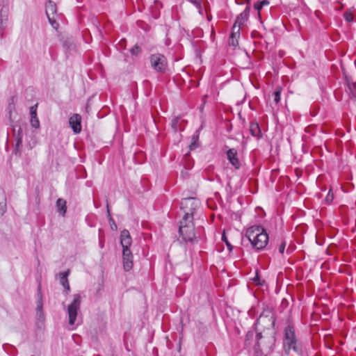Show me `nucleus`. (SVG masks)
Segmentation results:
<instances>
[{"label":"nucleus","instance_id":"6","mask_svg":"<svg viewBox=\"0 0 356 356\" xmlns=\"http://www.w3.org/2000/svg\"><path fill=\"white\" fill-rule=\"evenodd\" d=\"M46 14L48 17L49 22L52 26V27L55 29H57L58 27V23L56 22V4L49 1L46 4Z\"/></svg>","mask_w":356,"mask_h":356},{"label":"nucleus","instance_id":"18","mask_svg":"<svg viewBox=\"0 0 356 356\" xmlns=\"http://www.w3.org/2000/svg\"><path fill=\"white\" fill-rule=\"evenodd\" d=\"M281 92H282V89L280 87H277L274 93H273V96H274V102L276 103V104H278L281 99Z\"/></svg>","mask_w":356,"mask_h":356},{"label":"nucleus","instance_id":"23","mask_svg":"<svg viewBox=\"0 0 356 356\" xmlns=\"http://www.w3.org/2000/svg\"><path fill=\"white\" fill-rule=\"evenodd\" d=\"M333 200H334V195L331 192V190H330L325 197V201L327 204H330L333 201Z\"/></svg>","mask_w":356,"mask_h":356},{"label":"nucleus","instance_id":"27","mask_svg":"<svg viewBox=\"0 0 356 356\" xmlns=\"http://www.w3.org/2000/svg\"><path fill=\"white\" fill-rule=\"evenodd\" d=\"M254 9L257 10L258 11V13H260V10H261V8H263V6L261 4L260 2H257L254 6Z\"/></svg>","mask_w":356,"mask_h":356},{"label":"nucleus","instance_id":"24","mask_svg":"<svg viewBox=\"0 0 356 356\" xmlns=\"http://www.w3.org/2000/svg\"><path fill=\"white\" fill-rule=\"evenodd\" d=\"M222 240L225 243V244L227 245L228 249L229 251H232V249H233V246L230 244V243L228 241L227 237H226V235H225V233L224 232L222 235Z\"/></svg>","mask_w":356,"mask_h":356},{"label":"nucleus","instance_id":"30","mask_svg":"<svg viewBox=\"0 0 356 356\" xmlns=\"http://www.w3.org/2000/svg\"><path fill=\"white\" fill-rule=\"evenodd\" d=\"M107 212H108V216L110 218V220H112L111 214H110V210L108 209V206H107Z\"/></svg>","mask_w":356,"mask_h":356},{"label":"nucleus","instance_id":"13","mask_svg":"<svg viewBox=\"0 0 356 356\" xmlns=\"http://www.w3.org/2000/svg\"><path fill=\"white\" fill-rule=\"evenodd\" d=\"M240 27L232 26V33L229 37V44L233 47L238 44V38H240Z\"/></svg>","mask_w":356,"mask_h":356},{"label":"nucleus","instance_id":"21","mask_svg":"<svg viewBox=\"0 0 356 356\" xmlns=\"http://www.w3.org/2000/svg\"><path fill=\"white\" fill-rule=\"evenodd\" d=\"M130 52L133 56H138L141 52V49L138 45L136 44L130 49Z\"/></svg>","mask_w":356,"mask_h":356},{"label":"nucleus","instance_id":"3","mask_svg":"<svg viewBox=\"0 0 356 356\" xmlns=\"http://www.w3.org/2000/svg\"><path fill=\"white\" fill-rule=\"evenodd\" d=\"M297 339L294 327L289 324L284 330L283 347L286 355H289L291 350L297 352Z\"/></svg>","mask_w":356,"mask_h":356},{"label":"nucleus","instance_id":"4","mask_svg":"<svg viewBox=\"0 0 356 356\" xmlns=\"http://www.w3.org/2000/svg\"><path fill=\"white\" fill-rule=\"evenodd\" d=\"M81 303V296L79 293L73 295V300L67 307V314L69 316V323L70 325H74L80 309Z\"/></svg>","mask_w":356,"mask_h":356},{"label":"nucleus","instance_id":"16","mask_svg":"<svg viewBox=\"0 0 356 356\" xmlns=\"http://www.w3.org/2000/svg\"><path fill=\"white\" fill-rule=\"evenodd\" d=\"M181 121L180 118H175L171 122V127L175 131H182L183 128L181 127Z\"/></svg>","mask_w":356,"mask_h":356},{"label":"nucleus","instance_id":"26","mask_svg":"<svg viewBox=\"0 0 356 356\" xmlns=\"http://www.w3.org/2000/svg\"><path fill=\"white\" fill-rule=\"evenodd\" d=\"M286 242L284 241H282L281 243V244L279 246V252L281 253V254H283L284 252V250H285V247H286Z\"/></svg>","mask_w":356,"mask_h":356},{"label":"nucleus","instance_id":"19","mask_svg":"<svg viewBox=\"0 0 356 356\" xmlns=\"http://www.w3.org/2000/svg\"><path fill=\"white\" fill-rule=\"evenodd\" d=\"M31 124L33 127L38 129L40 127V121L38 116L31 117Z\"/></svg>","mask_w":356,"mask_h":356},{"label":"nucleus","instance_id":"29","mask_svg":"<svg viewBox=\"0 0 356 356\" xmlns=\"http://www.w3.org/2000/svg\"><path fill=\"white\" fill-rule=\"evenodd\" d=\"M314 14H315V15H316V17L317 18H318V19H320V18H321V11H319V10H316Z\"/></svg>","mask_w":356,"mask_h":356},{"label":"nucleus","instance_id":"15","mask_svg":"<svg viewBox=\"0 0 356 356\" xmlns=\"http://www.w3.org/2000/svg\"><path fill=\"white\" fill-rule=\"evenodd\" d=\"M56 207L58 209V211L64 216L66 211H67V207H66V201L62 198L58 199L56 202Z\"/></svg>","mask_w":356,"mask_h":356},{"label":"nucleus","instance_id":"2","mask_svg":"<svg viewBox=\"0 0 356 356\" xmlns=\"http://www.w3.org/2000/svg\"><path fill=\"white\" fill-rule=\"evenodd\" d=\"M246 236L255 249L260 250L266 248L268 243V234L265 229L259 225H253L246 231Z\"/></svg>","mask_w":356,"mask_h":356},{"label":"nucleus","instance_id":"20","mask_svg":"<svg viewBox=\"0 0 356 356\" xmlns=\"http://www.w3.org/2000/svg\"><path fill=\"white\" fill-rule=\"evenodd\" d=\"M348 88L352 95L356 97V81L351 83H348Z\"/></svg>","mask_w":356,"mask_h":356},{"label":"nucleus","instance_id":"1","mask_svg":"<svg viewBox=\"0 0 356 356\" xmlns=\"http://www.w3.org/2000/svg\"><path fill=\"white\" fill-rule=\"evenodd\" d=\"M198 200L195 198H186L181 202V209L185 214L180 221L179 232L182 239L187 241H193L195 238L193 220V213L199 207Z\"/></svg>","mask_w":356,"mask_h":356},{"label":"nucleus","instance_id":"17","mask_svg":"<svg viewBox=\"0 0 356 356\" xmlns=\"http://www.w3.org/2000/svg\"><path fill=\"white\" fill-rule=\"evenodd\" d=\"M252 283L257 286H262L264 281L262 280L259 275L258 270H256L254 277L252 279Z\"/></svg>","mask_w":356,"mask_h":356},{"label":"nucleus","instance_id":"10","mask_svg":"<svg viewBox=\"0 0 356 356\" xmlns=\"http://www.w3.org/2000/svg\"><path fill=\"white\" fill-rule=\"evenodd\" d=\"M123 266L126 271L130 270L133 267L132 254L130 249L123 250Z\"/></svg>","mask_w":356,"mask_h":356},{"label":"nucleus","instance_id":"31","mask_svg":"<svg viewBox=\"0 0 356 356\" xmlns=\"http://www.w3.org/2000/svg\"><path fill=\"white\" fill-rule=\"evenodd\" d=\"M38 309L40 311L42 309V305H38Z\"/></svg>","mask_w":356,"mask_h":356},{"label":"nucleus","instance_id":"28","mask_svg":"<svg viewBox=\"0 0 356 356\" xmlns=\"http://www.w3.org/2000/svg\"><path fill=\"white\" fill-rule=\"evenodd\" d=\"M260 3L263 6H268L269 4V1L267 0H264L262 1H260Z\"/></svg>","mask_w":356,"mask_h":356},{"label":"nucleus","instance_id":"11","mask_svg":"<svg viewBox=\"0 0 356 356\" xmlns=\"http://www.w3.org/2000/svg\"><path fill=\"white\" fill-rule=\"evenodd\" d=\"M121 238V244L123 248V250L129 249V247L131 245L132 240L129 232L127 229H124L121 232L120 234Z\"/></svg>","mask_w":356,"mask_h":356},{"label":"nucleus","instance_id":"14","mask_svg":"<svg viewBox=\"0 0 356 356\" xmlns=\"http://www.w3.org/2000/svg\"><path fill=\"white\" fill-rule=\"evenodd\" d=\"M250 131L252 136L260 138L262 137V134L260 127L257 122H251L250 124Z\"/></svg>","mask_w":356,"mask_h":356},{"label":"nucleus","instance_id":"5","mask_svg":"<svg viewBox=\"0 0 356 356\" xmlns=\"http://www.w3.org/2000/svg\"><path fill=\"white\" fill-rule=\"evenodd\" d=\"M150 63L152 68L159 72H165L168 66L165 57L161 54H152L150 56Z\"/></svg>","mask_w":356,"mask_h":356},{"label":"nucleus","instance_id":"22","mask_svg":"<svg viewBox=\"0 0 356 356\" xmlns=\"http://www.w3.org/2000/svg\"><path fill=\"white\" fill-rule=\"evenodd\" d=\"M343 17L348 22H352L353 21V19H354L353 15L350 11H346L343 13Z\"/></svg>","mask_w":356,"mask_h":356},{"label":"nucleus","instance_id":"25","mask_svg":"<svg viewBox=\"0 0 356 356\" xmlns=\"http://www.w3.org/2000/svg\"><path fill=\"white\" fill-rule=\"evenodd\" d=\"M37 108H38V104H35L34 106H31L30 108V115L31 117L37 116Z\"/></svg>","mask_w":356,"mask_h":356},{"label":"nucleus","instance_id":"7","mask_svg":"<svg viewBox=\"0 0 356 356\" xmlns=\"http://www.w3.org/2000/svg\"><path fill=\"white\" fill-rule=\"evenodd\" d=\"M69 124L74 134H79L81 131V116L79 114H74L69 119Z\"/></svg>","mask_w":356,"mask_h":356},{"label":"nucleus","instance_id":"9","mask_svg":"<svg viewBox=\"0 0 356 356\" xmlns=\"http://www.w3.org/2000/svg\"><path fill=\"white\" fill-rule=\"evenodd\" d=\"M250 14V7L246 6L245 10L237 16L236 21L233 25V26L241 27L245 24V22L248 20Z\"/></svg>","mask_w":356,"mask_h":356},{"label":"nucleus","instance_id":"12","mask_svg":"<svg viewBox=\"0 0 356 356\" xmlns=\"http://www.w3.org/2000/svg\"><path fill=\"white\" fill-rule=\"evenodd\" d=\"M70 273V270H67L65 272L60 273L59 275L60 284L63 286V288L65 289L64 292L66 294H67L69 293V291H70V286L69 281L67 279V277L69 276Z\"/></svg>","mask_w":356,"mask_h":356},{"label":"nucleus","instance_id":"8","mask_svg":"<svg viewBox=\"0 0 356 356\" xmlns=\"http://www.w3.org/2000/svg\"><path fill=\"white\" fill-rule=\"evenodd\" d=\"M227 157L231 165L236 169H238L241 166L240 161L238 158L237 150L234 148L229 149L227 151Z\"/></svg>","mask_w":356,"mask_h":356}]
</instances>
